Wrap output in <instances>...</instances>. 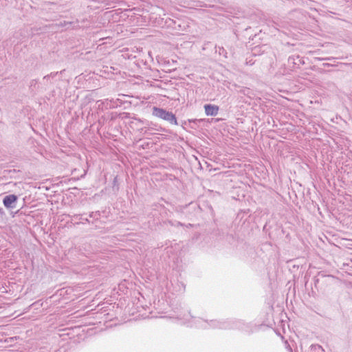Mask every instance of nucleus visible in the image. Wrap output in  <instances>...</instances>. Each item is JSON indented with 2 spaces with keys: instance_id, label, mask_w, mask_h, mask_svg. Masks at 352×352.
Instances as JSON below:
<instances>
[{
  "instance_id": "f257e3e1",
  "label": "nucleus",
  "mask_w": 352,
  "mask_h": 352,
  "mask_svg": "<svg viewBox=\"0 0 352 352\" xmlns=\"http://www.w3.org/2000/svg\"><path fill=\"white\" fill-rule=\"evenodd\" d=\"M153 115L159 118L168 121L171 124H177V119L174 114L171 112L166 111V110L157 107L153 108Z\"/></svg>"
},
{
  "instance_id": "f03ea898",
  "label": "nucleus",
  "mask_w": 352,
  "mask_h": 352,
  "mask_svg": "<svg viewBox=\"0 0 352 352\" xmlns=\"http://www.w3.org/2000/svg\"><path fill=\"white\" fill-rule=\"evenodd\" d=\"M17 200V197L14 195L6 196L3 199V204L6 208H12V204Z\"/></svg>"
},
{
  "instance_id": "7ed1b4c3",
  "label": "nucleus",
  "mask_w": 352,
  "mask_h": 352,
  "mask_svg": "<svg viewBox=\"0 0 352 352\" xmlns=\"http://www.w3.org/2000/svg\"><path fill=\"white\" fill-rule=\"evenodd\" d=\"M204 109L207 116H216L219 111V107L212 104H206Z\"/></svg>"
}]
</instances>
